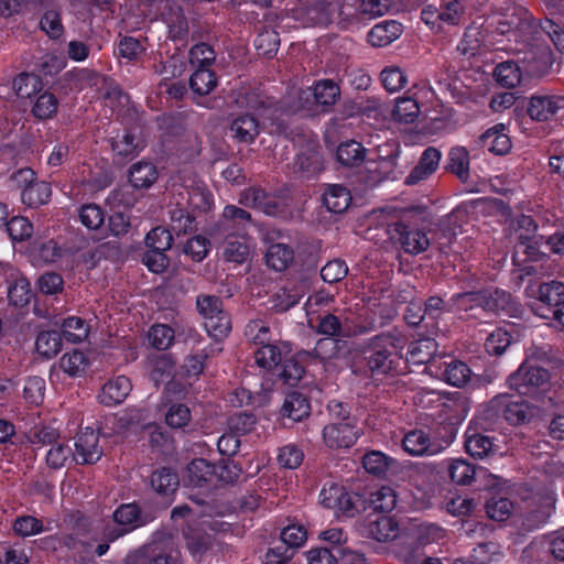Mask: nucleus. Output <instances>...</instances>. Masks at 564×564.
<instances>
[{
	"mask_svg": "<svg viewBox=\"0 0 564 564\" xmlns=\"http://www.w3.org/2000/svg\"><path fill=\"white\" fill-rule=\"evenodd\" d=\"M445 368L443 371L444 380L454 387H463L470 378V369L469 367L459 360H452L449 362H445Z\"/></svg>",
	"mask_w": 564,
	"mask_h": 564,
	"instance_id": "nucleus-41",
	"label": "nucleus"
},
{
	"mask_svg": "<svg viewBox=\"0 0 564 564\" xmlns=\"http://www.w3.org/2000/svg\"><path fill=\"white\" fill-rule=\"evenodd\" d=\"M239 204L260 209L267 215L275 214L278 207L272 197L260 188H247L239 196Z\"/></svg>",
	"mask_w": 564,
	"mask_h": 564,
	"instance_id": "nucleus-20",
	"label": "nucleus"
},
{
	"mask_svg": "<svg viewBox=\"0 0 564 564\" xmlns=\"http://www.w3.org/2000/svg\"><path fill=\"white\" fill-rule=\"evenodd\" d=\"M78 216L80 223L90 230L98 229L105 221L104 210L96 204L82 206Z\"/></svg>",
	"mask_w": 564,
	"mask_h": 564,
	"instance_id": "nucleus-62",
	"label": "nucleus"
},
{
	"mask_svg": "<svg viewBox=\"0 0 564 564\" xmlns=\"http://www.w3.org/2000/svg\"><path fill=\"white\" fill-rule=\"evenodd\" d=\"M232 138L239 142L251 143L260 132L258 120L250 115H241L235 118L230 124Z\"/></svg>",
	"mask_w": 564,
	"mask_h": 564,
	"instance_id": "nucleus-21",
	"label": "nucleus"
},
{
	"mask_svg": "<svg viewBox=\"0 0 564 564\" xmlns=\"http://www.w3.org/2000/svg\"><path fill=\"white\" fill-rule=\"evenodd\" d=\"M174 336L173 328L165 324H155L148 333V339L151 346L158 350L170 348L174 341Z\"/></svg>",
	"mask_w": 564,
	"mask_h": 564,
	"instance_id": "nucleus-50",
	"label": "nucleus"
},
{
	"mask_svg": "<svg viewBox=\"0 0 564 564\" xmlns=\"http://www.w3.org/2000/svg\"><path fill=\"white\" fill-rule=\"evenodd\" d=\"M403 32V26L395 20L382 21L368 32V41L372 46L383 47L395 41Z\"/></svg>",
	"mask_w": 564,
	"mask_h": 564,
	"instance_id": "nucleus-17",
	"label": "nucleus"
},
{
	"mask_svg": "<svg viewBox=\"0 0 564 564\" xmlns=\"http://www.w3.org/2000/svg\"><path fill=\"white\" fill-rule=\"evenodd\" d=\"M317 333L328 338L339 339L349 334L343 328V325L334 314H326L319 318Z\"/></svg>",
	"mask_w": 564,
	"mask_h": 564,
	"instance_id": "nucleus-59",
	"label": "nucleus"
},
{
	"mask_svg": "<svg viewBox=\"0 0 564 564\" xmlns=\"http://www.w3.org/2000/svg\"><path fill=\"white\" fill-rule=\"evenodd\" d=\"M440 11L442 28L458 25L465 18V6L457 0L441 6Z\"/></svg>",
	"mask_w": 564,
	"mask_h": 564,
	"instance_id": "nucleus-60",
	"label": "nucleus"
},
{
	"mask_svg": "<svg viewBox=\"0 0 564 564\" xmlns=\"http://www.w3.org/2000/svg\"><path fill=\"white\" fill-rule=\"evenodd\" d=\"M421 112L417 101L412 97H399L392 110V117L401 123H413Z\"/></svg>",
	"mask_w": 564,
	"mask_h": 564,
	"instance_id": "nucleus-37",
	"label": "nucleus"
},
{
	"mask_svg": "<svg viewBox=\"0 0 564 564\" xmlns=\"http://www.w3.org/2000/svg\"><path fill=\"white\" fill-rule=\"evenodd\" d=\"M113 521L117 527H107L104 530V536L108 541H116L142 524L139 507L135 503L121 505L113 512Z\"/></svg>",
	"mask_w": 564,
	"mask_h": 564,
	"instance_id": "nucleus-4",
	"label": "nucleus"
},
{
	"mask_svg": "<svg viewBox=\"0 0 564 564\" xmlns=\"http://www.w3.org/2000/svg\"><path fill=\"white\" fill-rule=\"evenodd\" d=\"M59 367L64 372L72 377L80 376L88 367V359L79 350L64 354L59 360Z\"/></svg>",
	"mask_w": 564,
	"mask_h": 564,
	"instance_id": "nucleus-51",
	"label": "nucleus"
},
{
	"mask_svg": "<svg viewBox=\"0 0 564 564\" xmlns=\"http://www.w3.org/2000/svg\"><path fill=\"white\" fill-rule=\"evenodd\" d=\"M152 488L162 495H169L176 490L178 486V477L169 468H162L152 474Z\"/></svg>",
	"mask_w": 564,
	"mask_h": 564,
	"instance_id": "nucleus-44",
	"label": "nucleus"
},
{
	"mask_svg": "<svg viewBox=\"0 0 564 564\" xmlns=\"http://www.w3.org/2000/svg\"><path fill=\"white\" fill-rule=\"evenodd\" d=\"M251 239L246 235L228 236L223 246V257L228 262L242 264L251 257Z\"/></svg>",
	"mask_w": 564,
	"mask_h": 564,
	"instance_id": "nucleus-14",
	"label": "nucleus"
},
{
	"mask_svg": "<svg viewBox=\"0 0 564 564\" xmlns=\"http://www.w3.org/2000/svg\"><path fill=\"white\" fill-rule=\"evenodd\" d=\"M400 339L386 333L372 337L365 350L367 366L372 373H388L398 358Z\"/></svg>",
	"mask_w": 564,
	"mask_h": 564,
	"instance_id": "nucleus-2",
	"label": "nucleus"
},
{
	"mask_svg": "<svg viewBox=\"0 0 564 564\" xmlns=\"http://www.w3.org/2000/svg\"><path fill=\"white\" fill-rule=\"evenodd\" d=\"M441 152L430 147L422 153L417 165L410 172L405 178L406 185H414L427 178L438 167L441 161Z\"/></svg>",
	"mask_w": 564,
	"mask_h": 564,
	"instance_id": "nucleus-15",
	"label": "nucleus"
},
{
	"mask_svg": "<svg viewBox=\"0 0 564 564\" xmlns=\"http://www.w3.org/2000/svg\"><path fill=\"white\" fill-rule=\"evenodd\" d=\"M365 532L368 538L386 543L393 541L399 536L400 527L394 518L389 516H379L376 519L368 520Z\"/></svg>",
	"mask_w": 564,
	"mask_h": 564,
	"instance_id": "nucleus-12",
	"label": "nucleus"
},
{
	"mask_svg": "<svg viewBox=\"0 0 564 564\" xmlns=\"http://www.w3.org/2000/svg\"><path fill=\"white\" fill-rule=\"evenodd\" d=\"M336 158L344 166H358L365 161L366 149L360 142L347 140L338 145Z\"/></svg>",
	"mask_w": 564,
	"mask_h": 564,
	"instance_id": "nucleus-24",
	"label": "nucleus"
},
{
	"mask_svg": "<svg viewBox=\"0 0 564 564\" xmlns=\"http://www.w3.org/2000/svg\"><path fill=\"white\" fill-rule=\"evenodd\" d=\"M370 507L378 512H390L397 506V494L393 488L382 486L370 495Z\"/></svg>",
	"mask_w": 564,
	"mask_h": 564,
	"instance_id": "nucleus-43",
	"label": "nucleus"
},
{
	"mask_svg": "<svg viewBox=\"0 0 564 564\" xmlns=\"http://www.w3.org/2000/svg\"><path fill=\"white\" fill-rule=\"evenodd\" d=\"M549 379L547 370L524 361L508 377L507 383L521 395L535 397L547 384Z\"/></svg>",
	"mask_w": 564,
	"mask_h": 564,
	"instance_id": "nucleus-3",
	"label": "nucleus"
},
{
	"mask_svg": "<svg viewBox=\"0 0 564 564\" xmlns=\"http://www.w3.org/2000/svg\"><path fill=\"white\" fill-rule=\"evenodd\" d=\"M505 131L506 126L502 123L488 129L480 139L482 147L497 155L507 154L511 149V141Z\"/></svg>",
	"mask_w": 564,
	"mask_h": 564,
	"instance_id": "nucleus-19",
	"label": "nucleus"
},
{
	"mask_svg": "<svg viewBox=\"0 0 564 564\" xmlns=\"http://www.w3.org/2000/svg\"><path fill=\"white\" fill-rule=\"evenodd\" d=\"M358 436V430L349 420L329 423L323 430V440L329 448H348L356 443Z\"/></svg>",
	"mask_w": 564,
	"mask_h": 564,
	"instance_id": "nucleus-7",
	"label": "nucleus"
},
{
	"mask_svg": "<svg viewBox=\"0 0 564 564\" xmlns=\"http://www.w3.org/2000/svg\"><path fill=\"white\" fill-rule=\"evenodd\" d=\"M496 80L503 87L513 88L521 82L522 73L514 62H503L496 66Z\"/></svg>",
	"mask_w": 564,
	"mask_h": 564,
	"instance_id": "nucleus-42",
	"label": "nucleus"
},
{
	"mask_svg": "<svg viewBox=\"0 0 564 564\" xmlns=\"http://www.w3.org/2000/svg\"><path fill=\"white\" fill-rule=\"evenodd\" d=\"M310 411L311 405L308 400L297 392L288 394L282 408L283 414L293 421L303 420L304 417L308 416Z\"/></svg>",
	"mask_w": 564,
	"mask_h": 564,
	"instance_id": "nucleus-35",
	"label": "nucleus"
},
{
	"mask_svg": "<svg viewBox=\"0 0 564 564\" xmlns=\"http://www.w3.org/2000/svg\"><path fill=\"white\" fill-rule=\"evenodd\" d=\"M13 89L21 98H30L42 89V80L35 74L22 73L13 80Z\"/></svg>",
	"mask_w": 564,
	"mask_h": 564,
	"instance_id": "nucleus-47",
	"label": "nucleus"
},
{
	"mask_svg": "<svg viewBox=\"0 0 564 564\" xmlns=\"http://www.w3.org/2000/svg\"><path fill=\"white\" fill-rule=\"evenodd\" d=\"M62 333L66 340L80 343L88 336V327L79 317H68L63 322Z\"/></svg>",
	"mask_w": 564,
	"mask_h": 564,
	"instance_id": "nucleus-53",
	"label": "nucleus"
},
{
	"mask_svg": "<svg viewBox=\"0 0 564 564\" xmlns=\"http://www.w3.org/2000/svg\"><path fill=\"white\" fill-rule=\"evenodd\" d=\"M127 564H182V561L178 551L163 550L150 555L137 552L127 557Z\"/></svg>",
	"mask_w": 564,
	"mask_h": 564,
	"instance_id": "nucleus-25",
	"label": "nucleus"
},
{
	"mask_svg": "<svg viewBox=\"0 0 564 564\" xmlns=\"http://www.w3.org/2000/svg\"><path fill=\"white\" fill-rule=\"evenodd\" d=\"M111 147L118 156L130 158L138 154L143 144L133 134L126 131L112 140Z\"/></svg>",
	"mask_w": 564,
	"mask_h": 564,
	"instance_id": "nucleus-48",
	"label": "nucleus"
},
{
	"mask_svg": "<svg viewBox=\"0 0 564 564\" xmlns=\"http://www.w3.org/2000/svg\"><path fill=\"white\" fill-rule=\"evenodd\" d=\"M217 85L216 74L209 68H196L189 78V87L195 95L206 96Z\"/></svg>",
	"mask_w": 564,
	"mask_h": 564,
	"instance_id": "nucleus-36",
	"label": "nucleus"
},
{
	"mask_svg": "<svg viewBox=\"0 0 564 564\" xmlns=\"http://www.w3.org/2000/svg\"><path fill=\"white\" fill-rule=\"evenodd\" d=\"M564 299V284L558 281L542 283L539 286L538 300L541 307L539 313H550L551 307L556 306Z\"/></svg>",
	"mask_w": 564,
	"mask_h": 564,
	"instance_id": "nucleus-22",
	"label": "nucleus"
},
{
	"mask_svg": "<svg viewBox=\"0 0 564 564\" xmlns=\"http://www.w3.org/2000/svg\"><path fill=\"white\" fill-rule=\"evenodd\" d=\"M132 390V383L126 376L108 380L98 394L99 402L107 406L120 404Z\"/></svg>",
	"mask_w": 564,
	"mask_h": 564,
	"instance_id": "nucleus-11",
	"label": "nucleus"
},
{
	"mask_svg": "<svg viewBox=\"0 0 564 564\" xmlns=\"http://www.w3.org/2000/svg\"><path fill=\"white\" fill-rule=\"evenodd\" d=\"M323 202L329 212L340 214L349 207L351 195L343 185L333 184L325 191Z\"/></svg>",
	"mask_w": 564,
	"mask_h": 564,
	"instance_id": "nucleus-23",
	"label": "nucleus"
},
{
	"mask_svg": "<svg viewBox=\"0 0 564 564\" xmlns=\"http://www.w3.org/2000/svg\"><path fill=\"white\" fill-rule=\"evenodd\" d=\"M492 447L494 443L489 436L471 429H467L465 432V448L470 456L482 458L490 453Z\"/></svg>",
	"mask_w": 564,
	"mask_h": 564,
	"instance_id": "nucleus-26",
	"label": "nucleus"
},
{
	"mask_svg": "<svg viewBox=\"0 0 564 564\" xmlns=\"http://www.w3.org/2000/svg\"><path fill=\"white\" fill-rule=\"evenodd\" d=\"M556 496L547 491L534 500V505L525 517L528 528L533 529L544 524L555 509Z\"/></svg>",
	"mask_w": 564,
	"mask_h": 564,
	"instance_id": "nucleus-16",
	"label": "nucleus"
},
{
	"mask_svg": "<svg viewBox=\"0 0 564 564\" xmlns=\"http://www.w3.org/2000/svg\"><path fill=\"white\" fill-rule=\"evenodd\" d=\"M520 245L524 247V252L529 256V258L542 260V263L539 265H533L531 269L535 274L542 276H551L555 273L557 269V264L544 253L538 254L535 247L530 243V236H519Z\"/></svg>",
	"mask_w": 564,
	"mask_h": 564,
	"instance_id": "nucleus-27",
	"label": "nucleus"
},
{
	"mask_svg": "<svg viewBox=\"0 0 564 564\" xmlns=\"http://www.w3.org/2000/svg\"><path fill=\"white\" fill-rule=\"evenodd\" d=\"M158 178L156 167L150 162H138L129 172V181L135 188H148Z\"/></svg>",
	"mask_w": 564,
	"mask_h": 564,
	"instance_id": "nucleus-28",
	"label": "nucleus"
},
{
	"mask_svg": "<svg viewBox=\"0 0 564 564\" xmlns=\"http://www.w3.org/2000/svg\"><path fill=\"white\" fill-rule=\"evenodd\" d=\"M35 347L36 351L45 358L56 356L62 348V338L59 333L55 330L40 333L36 337Z\"/></svg>",
	"mask_w": 564,
	"mask_h": 564,
	"instance_id": "nucleus-40",
	"label": "nucleus"
},
{
	"mask_svg": "<svg viewBox=\"0 0 564 564\" xmlns=\"http://www.w3.org/2000/svg\"><path fill=\"white\" fill-rule=\"evenodd\" d=\"M144 420L145 411L143 409L133 408L109 416L107 419V423L111 424L113 432L121 433L133 425L140 424Z\"/></svg>",
	"mask_w": 564,
	"mask_h": 564,
	"instance_id": "nucleus-32",
	"label": "nucleus"
},
{
	"mask_svg": "<svg viewBox=\"0 0 564 564\" xmlns=\"http://www.w3.org/2000/svg\"><path fill=\"white\" fill-rule=\"evenodd\" d=\"M437 350V343L432 338H422L410 344L408 358L416 365L427 364Z\"/></svg>",
	"mask_w": 564,
	"mask_h": 564,
	"instance_id": "nucleus-33",
	"label": "nucleus"
},
{
	"mask_svg": "<svg viewBox=\"0 0 564 564\" xmlns=\"http://www.w3.org/2000/svg\"><path fill=\"white\" fill-rule=\"evenodd\" d=\"M251 224V215L249 212L235 206L227 205L221 215L220 227L224 232L241 234Z\"/></svg>",
	"mask_w": 564,
	"mask_h": 564,
	"instance_id": "nucleus-18",
	"label": "nucleus"
},
{
	"mask_svg": "<svg viewBox=\"0 0 564 564\" xmlns=\"http://www.w3.org/2000/svg\"><path fill=\"white\" fill-rule=\"evenodd\" d=\"M8 297L14 306L23 307L28 305L32 299L30 282L24 276L17 278L9 286Z\"/></svg>",
	"mask_w": 564,
	"mask_h": 564,
	"instance_id": "nucleus-49",
	"label": "nucleus"
},
{
	"mask_svg": "<svg viewBox=\"0 0 564 564\" xmlns=\"http://www.w3.org/2000/svg\"><path fill=\"white\" fill-rule=\"evenodd\" d=\"M410 533L421 546L430 543H436L445 536V530L443 528L429 522L412 524Z\"/></svg>",
	"mask_w": 564,
	"mask_h": 564,
	"instance_id": "nucleus-34",
	"label": "nucleus"
},
{
	"mask_svg": "<svg viewBox=\"0 0 564 564\" xmlns=\"http://www.w3.org/2000/svg\"><path fill=\"white\" fill-rule=\"evenodd\" d=\"M101 449L98 436L93 430H86L77 435L74 458L83 464H93L100 459Z\"/></svg>",
	"mask_w": 564,
	"mask_h": 564,
	"instance_id": "nucleus-13",
	"label": "nucleus"
},
{
	"mask_svg": "<svg viewBox=\"0 0 564 564\" xmlns=\"http://www.w3.org/2000/svg\"><path fill=\"white\" fill-rule=\"evenodd\" d=\"M453 301L457 310L468 312L471 317L480 318V312L508 311L511 305V295L501 290H484L455 294Z\"/></svg>",
	"mask_w": 564,
	"mask_h": 564,
	"instance_id": "nucleus-1",
	"label": "nucleus"
},
{
	"mask_svg": "<svg viewBox=\"0 0 564 564\" xmlns=\"http://www.w3.org/2000/svg\"><path fill=\"white\" fill-rule=\"evenodd\" d=\"M254 359L260 368L271 370L281 362L282 352L275 345L265 344L257 349Z\"/></svg>",
	"mask_w": 564,
	"mask_h": 564,
	"instance_id": "nucleus-54",
	"label": "nucleus"
},
{
	"mask_svg": "<svg viewBox=\"0 0 564 564\" xmlns=\"http://www.w3.org/2000/svg\"><path fill=\"white\" fill-rule=\"evenodd\" d=\"M448 167L459 180L469 177V153L463 147L453 148L448 154Z\"/></svg>",
	"mask_w": 564,
	"mask_h": 564,
	"instance_id": "nucleus-45",
	"label": "nucleus"
},
{
	"mask_svg": "<svg viewBox=\"0 0 564 564\" xmlns=\"http://www.w3.org/2000/svg\"><path fill=\"white\" fill-rule=\"evenodd\" d=\"M191 411L185 404L174 403L165 413V422L171 429H183L191 421Z\"/></svg>",
	"mask_w": 564,
	"mask_h": 564,
	"instance_id": "nucleus-63",
	"label": "nucleus"
},
{
	"mask_svg": "<svg viewBox=\"0 0 564 564\" xmlns=\"http://www.w3.org/2000/svg\"><path fill=\"white\" fill-rule=\"evenodd\" d=\"M290 12L302 26L323 24L329 20L325 0H295Z\"/></svg>",
	"mask_w": 564,
	"mask_h": 564,
	"instance_id": "nucleus-5",
	"label": "nucleus"
},
{
	"mask_svg": "<svg viewBox=\"0 0 564 564\" xmlns=\"http://www.w3.org/2000/svg\"><path fill=\"white\" fill-rule=\"evenodd\" d=\"M361 498L357 494L348 492L345 488L343 497L338 501V507L334 508L336 516L352 518L361 508Z\"/></svg>",
	"mask_w": 564,
	"mask_h": 564,
	"instance_id": "nucleus-61",
	"label": "nucleus"
},
{
	"mask_svg": "<svg viewBox=\"0 0 564 564\" xmlns=\"http://www.w3.org/2000/svg\"><path fill=\"white\" fill-rule=\"evenodd\" d=\"M51 194L50 184L41 181L23 188L21 192V200L29 207H39L50 200Z\"/></svg>",
	"mask_w": 564,
	"mask_h": 564,
	"instance_id": "nucleus-38",
	"label": "nucleus"
},
{
	"mask_svg": "<svg viewBox=\"0 0 564 564\" xmlns=\"http://www.w3.org/2000/svg\"><path fill=\"white\" fill-rule=\"evenodd\" d=\"M313 95L316 104L323 106L327 111L338 99L340 89L332 79H324L316 83Z\"/></svg>",
	"mask_w": 564,
	"mask_h": 564,
	"instance_id": "nucleus-39",
	"label": "nucleus"
},
{
	"mask_svg": "<svg viewBox=\"0 0 564 564\" xmlns=\"http://www.w3.org/2000/svg\"><path fill=\"white\" fill-rule=\"evenodd\" d=\"M402 447L411 456H433L443 451V446L432 441L429 433L423 430L406 433L402 440Z\"/></svg>",
	"mask_w": 564,
	"mask_h": 564,
	"instance_id": "nucleus-8",
	"label": "nucleus"
},
{
	"mask_svg": "<svg viewBox=\"0 0 564 564\" xmlns=\"http://www.w3.org/2000/svg\"><path fill=\"white\" fill-rule=\"evenodd\" d=\"M489 406L496 414L502 415L512 425L524 423L532 415L531 408L524 401H513L507 394L495 397Z\"/></svg>",
	"mask_w": 564,
	"mask_h": 564,
	"instance_id": "nucleus-6",
	"label": "nucleus"
},
{
	"mask_svg": "<svg viewBox=\"0 0 564 564\" xmlns=\"http://www.w3.org/2000/svg\"><path fill=\"white\" fill-rule=\"evenodd\" d=\"M245 336L256 345H265L270 341V327L261 319L250 321L245 328Z\"/></svg>",
	"mask_w": 564,
	"mask_h": 564,
	"instance_id": "nucleus-64",
	"label": "nucleus"
},
{
	"mask_svg": "<svg viewBox=\"0 0 564 564\" xmlns=\"http://www.w3.org/2000/svg\"><path fill=\"white\" fill-rule=\"evenodd\" d=\"M215 59L214 48L206 43H198L189 51V62L196 68H209Z\"/></svg>",
	"mask_w": 564,
	"mask_h": 564,
	"instance_id": "nucleus-57",
	"label": "nucleus"
},
{
	"mask_svg": "<svg viewBox=\"0 0 564 564\" xmlns=\"http://www.w3.org/2000/svg\"><path fill=\"white\" fill-rule=\"evenodd\" d=\"M188 482L194 487H200L214 481V466L206 459H194L186 468Z\"/></svg>",
	"mask_w": 564,
	"mask_h": 564,
	"instance_id": "nucleus-30",
	"label": "nucleus"
},
{
	"mask_svg": "<svg viewBox=\"0 0 564 564\" xmlns=\"http://www.w3.org/2000/svg\"><path fill=\"white\" fill-rule=\"evenodd\" d=\"M171 229L177 235L187 234L195 229V218L184 208L176 207L170 210Z\"/></svg>",
	"mask_w": 564,
	"mask_h": 564,
	"instance_id": "nucleus-58",
	"label": "nucleus"
},
{
	"mask_svg": "<svg viewBox=\"0 0 564 564\" xmlns=\"http://www.w3.org/2000/svg\"><path fill=\"white\" fill-rule=\"evenodd\" d=\"M513 510V503L508 498L492 497L486 503V511L489 518L496 521L507 520Z\"/></svg>",
	"mask_w": 564,
	"mask_h": 564,
	"instance_id": "nucleus-56",
	"label": "nucleus"
},
{
	"mask_svg": "<svg viewBox=\"0 0 564 564\" xmlns=\"http://www.w3.org/2000/svg\"><path fill=\"white\" fill-rule=\"evenodd\" d=\"M394 231L399 236V241L406 253L419 254L424 252L430 247V239L426 232L412 228L404 221H399L394 225Z\"/></svg>",
	"mask_w": 564,
	"mask_h": 564,
	"instance_id": "nucleus-10",
	"label": "nucleus"
},
{
	"mask_svg": "<svg viewBox=\"0 0 564 564\" xmlns=\"http://www.w3.org/2000/svg\"><path fill=\"white\" fill-rule=\"evenodd\" d=\"M204 327L209 336L215 339L226 337L231 330V322L228 314L224 311L220 314L207 317Z\"/></svg>",
	"mask_w": 564,
	"mask_h": 564,
	"instance_id": "nucleus-52",
	"label": "nucleus"
},
{
	"mask_svg": "<svg viewBox=\"0 0 564 564\" xmlns=\"http://www.w3.org/2000/svg\"><path fill=\"white\" fill-rule=\"evenodd\" d=\"M564 109V97L556 95H534L530 98L528 115L536 121L552 119Z\"/></svg>",
	"mask_w": 564,
	"mask_h": 564,
	"instance_id": "nucleus-9",
	"label": "nucleus"
},
{
	"mask_svg": "<svg viewBox=\"0 0 564 564\" xmlns=\"http://www.w3.org/2000/svg\"><path fill=\"white\" fill-rule=\"evenodd\" d=\"M294 252L285 243L271 245L265 253L267 264L275 271L285 270L293 261Z\"/></svg>",
	"mask_w": 564,
	"mask_h": 564,
	"instance_id": "nucleus-31",
	"label": "nucleus"
},
{
	"mask_svg": "<svg viewBox=\"0 0 564 564\" xmlns=\"http://www.w3.org/2000/svg\"><path fill=\"white\" fill-rule=\"evenodd\" d=\"M380 79L383 87L390 93H397L404 88L408 83L406 73L399 66L391 65L384 67L380 73Z\"/></svg>",
	"mask_w": 564,
	"mask_h": 564,
	"instance_id": "nucleus-46",
	"label": "nucleus"
},
{
	"mask_svg": "<svg viewBox=\"0 0 564 564\" xmlns=\"http://www.w3.org/2000/svg\"><path fill=\"white\" fill-rule=\"evenodd\" d=\"M393 460L382 452L372 451L364 456L362 465L369 474L380 476L388 470Z\"/></svg>",
	"mask_w": 564,
	"mask_h": 564,
	"instance_id": "nucleus-55",
	"label": "nucleus"
},
{
	"mask_svg": "<svg viewBox=\"0 0 564 564\" xmlns=\"http://www.w3.org/2000/svg\"><path fill=\"white\" fill-rule=\"evenodd\" d=\"M449 478L457 485H469L476 475L473 464L463 458H451L445 462Z\"/></svg>",
	"mask_w": 564,
	"mask_h": 564,
	"instance_id": "nucleus-29",
	"label": "nucleus"
}]
</instances>
